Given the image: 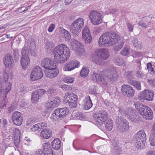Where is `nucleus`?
<instances>
[{
	"label": "nucleus",
	"instance_id": "obj_1",
	"mask_svg": "<svg viewBox=\"0 0 155 155\" xmlns=\"http://www.w3.org/2000/svg\"><path fill=\"white\" fill-rule=\"evenodd\" d=\"M120 40V37L114 31L106 32L101 35L99 38V45H115Z\"/></svg>",
	"mask_w": 155,
	"mask_h": 155
},
{
	"label": "nucleus",
	"instance_id": "obj_2",
	"mask_svg": "<svg viewBox=\"0 0 155 155\" xmlns=\"http://www.w3.org/2000/svg\"><path fill=\"white\" fill-rule=\"evenodd\" d=\"M53 54L54 60L58 63H63L70 57V49H54Z\"/></svg>",
	"mask_w": 155,
	"mask_h": 155
},
{
	"label": "nucleus",
	"instance_id": "obj_3",
	"mask_svg": "<svg viewBox=\"0 0 155 155\" xmlns=\"http://www.w3.org/2000/svg\"><path fill=\"white\" fill-rule=\"evenodd\" d=\"M109 56L110 53L107 49H97L95 53L92 54V59L95 63L101 64V60H106Z\"/></svg>",
	"mask_w": 155,
	"mask_h": 155
},
{
	"label": "nucleus",
	"instance_id": "obj_4",
	"mask_svg": "<svg viewBox=\"0 0 155 155\" xmlns=\"http://www.w3.org/2000/svg\"><path fill=\"white\" fill-rule=\"evenodd\" d=\"M146 135L143 131H140L134 136V145L138 149H143L145 147Z\"/></svg>",
	"mask_w": 155,
	"mask_h": 155
},
{
	"label": "nucleus",
	"instance_id": "obj_5",
	"mask_svg": "<svg viewBox=\"0 0 155 155\" xmlns=\"http://www.w3.org/2000/svg\"><path fill=\"white\" fill-rule=\"evenodd\" d=\"M84 20L82 18L76 19L70 26L71 32L74 34V35L78 36L84 26Z\"/></svg>",
	"mask_w": 155,
	"mask_h": 155
},
{
	"label": "nucleus",
	"instance_id": "obj_6",
	"mask_svg": "<svg viewBox=\"0 0 155 155\" xmlns=\"http://www.w3.org/2000/svg\"><path fill=\"white\" fill-rule=\"evenodd\" d=\"M9 79L8 74L6 72H4V77L2 78L0 75V92H2L3 90V87L4 85H6L5 88V93L6 94H7L11 89L12 87V83L11 81L12 79L11 78L9 80V82H8Z\"/></svg>",
	"mask_w": 155,
	"mask_h": 155
},
{
	"label": "nucleus",
	"instance_id": "obj_7",
	"mask_svg": "<svg viewBox=\"0 0 155 155\" xmlns=\"http://www.w3.org/2000/svg\"><path fill=\"white\" fill-rule=\"evenodd\" d=\"M78 97L75 94L69 93H66L64 96V103L71 108H75L77 106Z\"/></svg>",
	"mask_w": 155,
	"mask_h": 155
},
{
	"label": "nucleus",
	"instance_id": "obj_8",
	"mask_svg": "<svg viewBox=\"0 0 155 155\" xmlns=\"http://www.w3.org/2000/svg\"><path fill=\"white\" fill-rule=\"evenodd\" d=\"M89 17L91 23L95 25H97L103 22V16L98 11L93 10L90 12Z\"/></svg>",
	"mask_w": 155,
	"mask_h": 155
},
{
	"label": "nucleus",
	"instance_id": "obj_9",
	"mask_svg": "<svg viewBox=\"0 0 155 155\" xmlns=\"http://www.w3.org/2000/svg\"><path fill=\"white\" fill-rule=\"evenodd\" d=\"M107 113L104 110H101L93 115L95 124L101 126L108 118Z\"/></svg>",
	"mask_w": 155,
	"mask_h": 155
},
{
	"label": "nucleus",
	"instance_id": "obj_10",
	"mask_svg": "<svg viewBox=\"0 0 155 155\" xmlns=\"http://www.w3.org/2000/svg\"><path fill=\"white\" fill-rule=\"evenodd\" d=\"M119 125L117 130L120 132L124 133L127 131L129 129V123L127 120L122 117L118 116L117 120Z\"/></svg>",
	"mask_w": 155,
	"mask_h": 155
},
{
	"label": "nucleus",
	"instance_id": "obj_11",
	"mask_svg": "<svg viewBox=\"0 0 155 155\" xmlns=\"http://www.w3.org/2000/svg\"><path fill=\"white\" fill-rule=\"evenodd\" d=\"M43 76V73L41 68L37 66L34 68L31 71L30 78L31 81H35L40 79Z\"/></svg>",
	"mask_w": 155,
	"mask_h": 155
},
{
	"label": "nucleus",
	"instance_id": "obj_12",
	"mask_svg": "<svg viewBox=\"0 0 155 155\" xmlns=\"http://www.w3.org/2000/svg\"><path fill=\"white\" fill-rule=\"evenodd\" d=\"M29 49H22L21 51L22 57L21 59V64L24 69L26 68L29 64Z\"/></svg>",
	"mask_w": 155,
	"mask_h": 155
},
{
	"label": "nucleus",
	"instance_id": "obj_13",
	"mask_svg": "<svg viewBox=\"0 0 155 155\" xmlns=\"http://www.w3.org/2000/svg\"><path fill=\"white\" fill-rule=\"evenodd\" d=\"M80 65V63L79 61L75 60H71L64 64L63 69L65 71H70L75 68H78Z\"/></svg>",
	"mask_w": 155,
	"mask_h": 155
},
{
	"label": "nucleus",
	"instance_id": "obj_14",
	"mask_svg": "<svg viewBox=\"0 0 155 155\" xmlns=\"http://www.w3.org/2000/svg\"><path fill=\"white\" fill-rule=\"evenodd\" d=\"M121 91L123 95L129 97H132L135 93V91L133 88L127 84L122 86Z\"/></svg>",
	"mask_w": 155,
	"mask_h": 155
},
{
	"label": "nucleus",
	"instance_id": "obj_15",
	"mask_svg": "<svg viewBox=\"0 0 155 155\" xmlns=\"http://www.w3.org/2000/svg\"><path fill=\"white\" fill-rule=\"evenodd\" d=\"M46 91L44 89H39L34 91L32 94L31 101L33 103H36Z\"/></svg>",
	"mask_w": 155,
	"mask_h": 155
},
{
	"label": "nucleus",
	"instance_id": "obj_16",
	"mask_svg": "<svg viewBox=\"0 0 155 155\" xmlns=\"http://www.w3.org/2000/svg\"><path fill=\"white\" fill-rule=\"evenodd\" d=\"M61 102V100L58 97L53 98L51 101L45 104V107L48 110L50 111L55 107H57Z\"/></svg>",
	"mask_w": 155,
	"mask_h": 155
},
{
	"label": "nucleus",
	"instance_id": "obj_17",
	"mask_svg": "<svg viewBox=\"0 0 155 155\" xmlns=\"http://www.w3.org/2000/svg\"><path fill=\"white\" fill-rule=\"evenodd\" d=\"M153 94L151 91L148 90H146L140 93L138 98L140 100H146L151 101L153 100Z\"/></svg>",
	"mask_w": 155,
	"mask_h": 155
},
{
	"label": "nucleus",
	"instance_id": "obj_18",
	"mask_svg": "<svg viewBox=\"0 0 155 155\" xmlns=\"http://www.w3.org/2000/svg\"><path fill=\"white\" fill-rule=\"evenodd\" d=\"M41 64L42 66L45 69L57 68L56 64L54 61L48 58L44 59L41 62Z\"/></svg>",
	"mask_w": 155,
	"mask_h": 155
},
{
	"label": "nucleus",
	"instance_id": "obj_19",
	"mask_svg": "<svg viewBox=\"0 0 155 155\" xmlns=\"http://www.w3.org/2000/svg\"><path fill=\"white\" fill-rule=\"evenodd\" d=\"M21 114L18 111L14 112L12 114V118L14 123L16 125H21L23 121Z\"/></svg>",
	"mask_w": 155,
	"mask_h": 155
},
{
	"label": "nucleus",
	"instance_id": "obj_20",
	"mask_svg": "<svg viewBox=\"0 0 155 155\" xmlns=\"http://www.w3.org/2000/svg\"><path fill=\"white\" fill-rule=\"evenodd\" d=\"M82 37L84 38L85 42L86 43H90L92 40L91 33L89 29L87 26L84 28L82 33Z\"/></svg>",
	"mask_w": 155,
	"mask_h": 155
},
{
	"label": "nucleus",
	"instance_id": "obj_21",
	"mask_svg": "<svg viewBox=\"0 0 155 155\" xmlns=\"http://www.w3.org/2000/svg\"><path fill=\"white\" fill-rule=\"evenodd\" d=\"M3 60L4 64L6 68L12 67L14 63V60L11 54H6Z\"/></svg>",
	"mask_w": 155,
	"mask_h": 155
},
{
	"label": "nucleus",
	"instance_id": "obj_22",
	"mask_svg": "<svg viewBox=\"0 0 155 155\" xmlns=\"http://www.w3.org/2000/svg\"><path fill=\"white\" fill-rule=\"evenodd\" d=\"M45 72L46 77L50 79L55 78L58 73V71L56 70V68L45 69Z\"/></svg>",
	"mask_w": 155,
	"mask_h": 155
},
{
	"label": "nucleus",
	"instance_id": "obj_23",
	"mask_svg": "<svg viewBox=\"0 0 155 155\" xmlns=\"http://www.w3.org/2000/svg\"><path fill=\"white\" fill-rule=\"evenodd\" d=\"M105 76L109 80L112 81H116L118 78L117 73L114 70H110L107 71Z\"/></svg>",
	"mask_w": 155,
	"mask_h": 155
},
{
	"label": "nucleus",
	"instance_id": "obj_24",
	"mask_svg": "<svg viewBox=\"0 0 155 155\" xmlns=\"http://www.w3.org/2000/svg\"><path fill=\"white\" fill-rule=\"evenodd\" d=\"M91 78L94 81H96L100 84H107V81L100 74L94 73L91 75Z\"/></svg>",
	"mask_w": 155,
	"mask_h": 155
},
{
	"label": "nucleus",
	"instance_id": "obj_25",
	"mask_svg": "<svg viewBox=\"0 0 155 155\" xmlns=\"http://www.w3.org/2000/svg\"><path fill=\"white\" fill-rule=\"evenodd\" d=\"M83 105L84 109L85 110H89L92 107L93 104L89 96H87L84 99Z\"/></svg>",
	"mask_w": 155,
	"mask_h": 155
},
{
	"label": "nucleus",
	"instance_id": "obj_26",
	"mask_svg": "<svg viewBox=\"0 0 155 155\" xmlns=\"http://www.w3.org/2000/svg\"><path fill=\"white\" fill-rule=\"evenodd\" d=\"M135 105L136 108L140 112L141 115L143 116L150 108V107L144 106L141 104H135Z\"/></svg>",
	"mask_w": 155,
	"mask_h": 155
},
{
	"label": "nucleus",
	"instance_id": "obj_27",
	"mask_svg": "<svg viewBox=\"0 0 155 155\" xmlns=\"http://www.w3.org/2000/svg\"><path fill=\"white\" fill-rule=\"evenodd\" d=\"M57 114H58L59 117L61 119L63 118L67 115L69 113V110L67 107L58 108L56 109Z\"/></svg>",
	"mask_w": 155,
	"mask_h": 155
},
{
	"label": "nucleus",
	"instance_id": "obj_28",
	"mask_svg": "<svg viewBox=\"0 0 155 155\" xmlns=\"http://www.w3.org/2000/svg\"><path fill=\"white\" fill-rule=\"evenodd\" d=\"M13 131L14 132V141L15 146L16 147L18 146L19 143L20 142L19 140V135L20 131L18 129L15 128Z\"/></svg>",
	"mask_w": 155,
	"mask_h": 155
},
{
	"label": "nucleus",
	"instance_id": "obj_29",
	"mask_svg": "<svg viewBox=\"0 0 155 155\" xmlns=\"http://www.w3.org/2000/svg\"><path fill=\"white\" fill-rule=\"evenodd\" d=\"M51 132L47 129L43 130L40 133V136L43 138L48 139L51 136Z\"/></svg>",
	"mask_w": 155,
	"mask_h": 155
},
{
	"label": "nucleus",
	"instance_id": "obj_30",
	"mask_svg": "<svg viewBox=\"0 0 155 155\" xmlns=\"http://www.w3.org/2000/svg\"><path fill=\"white\" fill-rule=\"evenodd\" d=\"M52 147L55 150H58L61 146V142L58 138H55L51 143Z\"/></svg>",
	"mask_w": 155,
	"mask_h": 155
},
{
	"label": "nucleus",
	"instance_id": "obj_31",
	"mask_svg": "<svg viewBox=\"0 0 155 155\" xmlns=\"http://www.w3.org/2000/svg\"><path fill=\"white\" fill-rule=\"evenodd\" d=\"M152 130L153 136L150 137V141L151 146H155V123L152 127Z\"/></svg>",
	"mask_w": 155,
	"mask_h": 155
},
{
	"label": "nucleus",
	"instance_id": "obj_32",
	"mask_svg": "<svg viewBox=\"0 0 155 155\" xmlns=\"http://www.w3.org/2000/svg\"><path fill=\"white\" fill-rule=\"evenodd\" d=\"M106 129L108 131L112 130L113 128L112 121L108 118L104 123Z\"/></svg>",
	"mask_w": 155,
	"mask_h": 155
},
{
	"label": "nucleus",
	"instance_id": "obj_33",
	"mask_svg": "<svg viewBox=\"0 0 155 155\" xmlns=\"http://www.w3.org/2000/svg\"><path fill=\"white\" fill-rule=\"evenodd\" d=\"M143 117L147 120H151L153 117V112L150 108V109L148 110L147 112L143 116Z\"/></svg>",
	"mask_w": 155,
	"mask_h": 155
},
{
	"label": "nucleus",
	"instance_id": "obj_34",
	"mask_svg": "<svg viewBox=\"0 0 155 155\" xmlns=\"http://www.w3.org/2000/svg\"><path fill=\"white\" fill-rule=\"evenodd\" d=\"M113 60L118 65L121 66L124 64V60L120 57H115Z\"/></svg>",
	"mask_w": 155,
	"mask_h": 155
},
{
	"label": "nucleus",
	"instance_id": "obj_35",
	"mask_svg": "<svg viewBox=\"0 0 155 155\" xmlns=\"http://www.w3.org/2000/svg\"><path fill=\"white\" fill-rule=\"evenodd\" d=\"M63 81L65 83L71 84L74 81V78L71 76H66L63 78Z\"/></svg>",
	"mask_w": 155,
	"mask_h": 155
},
{
	"label": "nucleus",
	"instance_id": "obj_36",
	"mask_svg": "<svg viewBox=\"0 0 155 155\" xmlns=\"http://www.w3.org/2000/svg\"><path fill=\"white\" fill-rule=\"evenodd\" d=\"M84 45L80 42L75 40L72 45V48H83Z\"/></svg>",
	"mask_w": 155,
	"mask_h": 155
},
{
	"label": "nucleus",
	"instance_id": "obj_37",
	"mask_svg": "<svg viewBox=\"0 0 155 155\" xmlns=\"http://www.w3.org/2000/svg\"><path fill=\"white\" fill-rule=\"evenodd\" d=\"M89 72V70L87 68H83L81 70L80 75L81 77H86L88 74Z\"/></svg>",
	"mask_w": 155,
	"mask_h": 155
},
{
	"label": "nucleus",
	"instance_id": "obj_38",
	"mask_svg": "<svg viewBox=\"0 0 155 155\" xmlns=\"http://www.w3.org/2000/svg\"><path fill=\"white\" fill-rule=\"evenodd\" d=\"M130 84L134 86L138 90L141 89V86L140 83L137 81H130Z\"/></svg>",
	"mask_w": 155,
	"mask_h": 155
},
{
	"label": "nucleus",
	"instance_id": "obj_39",
	"mask_svg": "<svg viewBox=\"0 0 155 155\" xmlns=\"http://www.w3.org/2000/svg\"><path fill=\"white\" fill-rule=\"evenodd\" d=\"M50 118L53 121H56L58 118H60L58 114H57V111H56V109L55 110L53 113H52Z\"/></svg>",
	"mask_w": 155,
	"mask_h": 155
},
{
	"label": "nucleus",
	"instance_id": "obj_40",
	"mask_svg": "<svg viewBox=\"0 0 155 155\" xmlns=\"http://www.w3.org/2000/svg\"><path fill=\"white\" fill-rule=\"evenodd\" d=\"M128 118L132 122H137L139 119V118L138 116L137 115L135 114L134 112V114H133L130 117Z\"/></svg>",
	"mask_w": 155,
	"mask_h": 155
},
{
	"label": "nucleus",
	"instance_id": "obj_41",
	"mask_svg": "<svg viewBox=\"0 0 155 155\" xmlns=\"http://www.w3.org/2000/svg\"><path fill=\"white\" fill-rule=\"evenodd\" d=\"M42 146L44 153H45L50 150H52L51 148L50 144L48 143H44Z\"/></svg>",
	"mask_w": 155,
	"mask_h": 155
},
{
	"label": "nucleus",
	"instance_id": "obj_42",
	"mask_svg": "<svg viewBox=\"0 0 155 155\" xmlns=\"http://www.w3.org/2000/svg\"><path fill=\"white\" fill-rule=\"evenodd\" d=\"M64 36V37L66 40L69 41L71 38V35L68 31L63 29L62 31Z\"/></svg>",
	"mask_w": 155,
	"mask_h": 155
},
{
	"label": "nucleus",
	"instance_id": "obj_43",
	"mask_svg": "<svg viewBox=\"0 0 155 155\" xmlns=\"http://www.w3.org/2000/svg\"><path fill=\"white\" fill-rule=\"evenodd\" d=\"M7 94H5V96L3 99L2 101L0 102V108L3 109L6 107V104L7 103L6 100V95Z\"/></svg>",
	"mask_w": 155,
	"mask_h": 155
},
{
	"label": "nucleus",
	"instance_id": "obj_44",
	"mask_svg": "<svg viewBox=\"0 0 155 155\" xmlns=\"http://www.w3.org/2000/svg\"><path fill=\"white\" fill-rule=\"evenodd\" d=\"M133 45L135 48H142V45L140 44V43H138V40L137 38L134 39L133 42Z\"/></svg>",
	"mask_w": 155,
	"mask_h": 155
},
{
	"label": "nucleus",
	"instance_id": "obj_45",
	"mask_svg": "<svg viewBox=\"0 0 155 155\" xmlns=\"http://www.w3.org/2000/svg\"><path fill=\"white\" fill-rule=\"evenodd\" d=\"M134 110L131 108H129L126 110L125 114L127 115V117L128 118L130 117L131 115L133 114H134Z\"/></svg>",
	"mask_w": 155,
	"mask_h": 155
},
{
	"label": "nucleus",
	"instance_id": "obj_46",
	"mask_svg": "<svg viewBox=\"0 0 155 155\" xmlns=\"http://www.w3.org/2000/svg\"><path fill=\"white\" fill-rule=\"evenodd\" d=\"M77 55L81 56L84 52V49H73Z\"/></svg>",
	"mask_w": 155,
	"mask_h": 155
},
{
	"label": "nucleus",
	"instance_id": "obj_47",
	"mask_svg": "<svg viewBox=\"0 0 155 155\" xmlns=\"http://www.w3.org/2000/svg\"><path fill=\"white\" fill-rule=\"evenodd\" d=\"M142 19L147 26H149L150 25V24L151 22V20L150 19L149 17L145 16L143 17Z\"/></svg>",
	"mask_w": 155,
	"mask_h": 155
},
{
	"label": "nucleus",
	"instance_id": "obj_48",
	"mask_svg": "<svg viewBox=\"0 0 155 155\" xmlns=\"http://www.w3.org/2000/svg\"><path fill=\"white\" fill-rule=\"evenodd\" d=\"M35 121V119L34 118H31L28 119L26 122V125L28 126H30Z\"/></svg>",
	"mask_w": 155,
	"mask_h": 155
},
{
	"label": "nucleus",
	"instance_id": "obj_49",
	"mask_svg": "<svg viewBox=\"0 0 155 155\" xmlns=\"http://www.w3.org/2000/svg\"><path fill=\"white\" fill-rule=\"evenodd\" d=\"M126 25L129 31L130 32H133L134 28L133 25L131 24L129 21L127 22Z\"/></svg>",
	"mask_w": 155,
	"mask_h": 155
},
{
	"label": "nucleus",
	"instance_id": "obj_50",
	"mask_svg": "<svg viewBox=\"0 0 155 155\" xmlns=\"http://www.w3.org/2000/svg\"><path fill=\"white\" fill-rule=\"evenodd\" d=\"M138 24L139 26H141L145 29H146L150 26L147 25L146 24V23H145V21H143V19L141 21L139 22Z\"/></svg>",
	"mask_w": 155,
	"mask_h": 155
},
{
	"label": "nucleus",
	"instance_id": "obj_51",
	"mask_svg": "<svg viewBox=\"0 0 155 155\" xmlns=\"http://www.w3.org/2000/svg\"><path fill=\"white\" fill-rule=\"evenodd\" d=\"M130 54L129 49H123L120 52L121 55L127 56Z\"/></svg>",
	"mask_w": 155,
	"mask_h": 155
},
{
	"label": "nucleus",
	"instance_id": "obj_52",
	"mask_svg": "<svg viewBox=\"0 0 155 155\" xmlns=\"http://www.w3.org/2000/svg\"><path fill=\"white\" fill-rule=\"evenodd\" d=\"M114 152L116 154H119L121 152V148L117 146H116L114 148Z\"/></svg>",
	"mask_w": 155,
	"mask_h": 155
},
{
	"label": "nucleus",
	"instance_id": "obj_53",
	"mask_svg": "<svg viewBox=\"0 0 155 155\" xmlns=\"http://www.w3.org/2000/svg\"><path fill=\"white\" fill-rule=\"evenodd\" d=\"M147 68L149 72H150V73L153 72V73L154 74H155V71H154V69L152 66V65L151 63H148L147 64Z\"/></svg>",
	"mask_w": 155,
	"mask_h": 155
},
{
	"label": "nucleus",
	"instance_id": "obj_54",
	"mask_svg": "<svg viewBox=\"0 0 155 155\" xmlns=\"http://www.w3.org/2000/svg\"><path fill=\"white\" fill-rule=\"evenodd\" d=\"M136 76L138 78L142 79L144 77V74L141 71H138L137 72Z\"/></svg>",
	"mask_w": 155,
	"mask_h": 155
},
{
	"label": "nucleus",
	"instance_id": "obj_55",
	"mask_svg": "<svg viewBox=\"0 0 155 155\" xmlns=\"http://www.w3.org/2000/svg\"><path fill=\"white\" fill-rule=\"evenodd\" d=\"M55 27V25L54 24H51L48 29V31L50 32H52Z\"/></svg>",
	"mask_w": 155,
	"mask_h": 155
},
{
	"label": "nucleus",
	"instance_id": "obj_56",
	"mask_svg": "<svg viewBox=\"0 0 155 155\" xmlns=\"http://www.w3.org/2000/svg\"><path fill=\"white\" fill-rule=\"evenodd\" d=\"M39 129V127L38 124H36L33 126L31 128V130L32 131H36Z\"/></svg>",
	"mask_w": 155,
	"mask_h": 155
},
{
	"label": "nucleus",
	"instance_id": "obj_57",
	"mask_svg": "<svg viewBox=\"0 0 155 155\" xmlns=\"http://www.w3.org/2000/svg\"><path fill=\"white\" fill-rule=\"evenodd\" d=\"M43 152L41 149H38L33 152L32 155H42Z\"/></svg>",
	"mask_w": 155,
	"mask_h": 155
},
{
	"label": "nucleus",
	"instance_id": "obj_58",
	"mask_svg": "<svg viewBox=\"0 0 155 155\" xmlns=\"http://www.w3.org/2000/svg\"><path fill=\"white\" fill-rule=\"evenodd\" d=\"M13 55L15 59H17L18 58L19 54L17 49H14L13 50Z\"/></svg>",
	"mask_w": 155,
	"mask_h": 155
},
{
	"label": "nucleus",
	"instance_id": "obj_59",
	"mask_svg": "<svg viewBox=\"0 0 155 155\" xmlns=\"http://www.w3.org/2000/svg\"><path fill=\"white\" fill-rule=\"evenodd\" d=\"M28 50H29V54L30 53V54L34 56L37 53L36 49H29Z\"/></svg>",
	"mask_w": 155,
	"mask_h": 155
},
{
	"label": "nucleus",
	"instance_id": "obj_60",
	"mask_svg": "<svg viewBox=\"0 0 155 155\" xmlns=\"http://www.w3.org/2000/svg\"><path fill=\"white\" fill-rule=\"evenodd\" d=\"M38 125L39 127V129H43L45 127H46L47 125L46 123H40L38 124Z\"/></svg>",
	"mask_w": 155,
	"mask_h": 155
},
{
	"label": "nucleus",
	"instance_id": "obj_61",
	"mask_svg": "<svg viewBox=\"0 0 155 155\" xmlns=\"http://www.w3.org/2000/svg\"><path fill=\"white\" fill-rule=\"evenodd\" d=\"M148 82L149 84L152 87H154L155 86V80L154 79L149 80Z\"/></svg>",
	"mask_w": 155,
	"mask_h": 155
},
{
	"label": "nucleus",
	"instance_id": "obj_62",
	"mask_svg": "<svg viewBox=\"0 0 155 155\" xmlns=\"http://www.w3.org/2000/svg\"><path fill=\"white\" fill-rule=\"evenodd\" d=\"M77 119L81 120L83 118V115L81 113H77L75 115Z\"/></svg>",
	"mask_w": 155,
	"mask_h": 155
},
{
	"label": "nucleus",
	"instance_id": "obj_63",
	"mask_svg": "<svg viewBox=\"0 0 155 155\" xmlns=\"http://www.w3.org/2000/svg\"><path fill=\"white\" fill-rule=\"evenodd\" d=\"M141 56V54L140 52H135L133 56L134 58L140 57Z\"/></svg>",
	"mask_w": 155,
	"mask_h": 155
},
{
	"label": "nucleus",
	"instance_id": "obj_64",
	"mask_svg": "<svg viewBox=\"0 0 155 155\" xmlns=\"http://www.w3.org/2000/svg\"><path fill=\"white\" fill-rule=\"evenodd\" d=\"M146 155H155V151L150 150L147 151L146 153Z\"/></svg>",
	"mask_w": 155,
	"mask_h": 155
}]
</instances>
